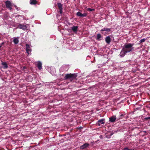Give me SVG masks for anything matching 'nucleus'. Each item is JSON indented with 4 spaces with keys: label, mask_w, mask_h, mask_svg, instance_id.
<instances>
[{
    "label": "nucleus",
    "mask_w": 150,
    "mask_h": 150,
    "mask_svg": "<svg viewBox=\"0 0 150 150\" xmlns=\"http://www.w3.org/2000/svg\"><path fill=\"white\" fill-rule=\"evenodd\" d=\"M78 28V26H73L71 28L72 30L74 32H77Z\"/></svg>",
    "instance_id": "nucleus-12"
},
{
    "label": "nucleus",
    "mask_w": 150,
    "mask_h": 150,
    "mask_svg": "<svg viewBox=\"0 0 150 150\" xmlns=\"http://www.w3.org/2000/svg\"><path fill=\"white\" fill-rule=\"evenodd\" d=\"M116 119L115 116H113L109 118V121L111 122H113L115 121Z\"/></svg>",
    "instance_id": "nucleus-9"
},
{
    "label": "nucleus",
    "mask_w": 150,
    "mask_h": 150,
    "mask_svg": "<svg viewBox=\"0 0 150 150\" xmlns=\"http://www.w3.org/2000/svg\"><path fill=\"white\" fill-rule=\"evenodd\" d=\"M134 45V43H130L125 44L120 53L121 56L123 57L127 52L132 51L133 50L132 47Z\"/></svg>",
    "instance_id": "nucleus-1"
},
{
    "label": "nucleus",
    "mask_w": 150,
    "mask_h": 150,
    "mask_svg": "<svg viewBox=\"0 0 150 150\" xmlns=\"http://www.w3.org/2000/svg\"><path fill=\"white\" fill-rule=\"evenodd\" d=\"M1 64L3 66L4 69H7L8 67L7 64L6 62H2Z\"/></svg>",
    "instance_id": "nucleus-13"
},
{
    "label": "nucleus",
    "mask_w": 150,
    "mask_h": 150,
    "mask_svg": "<svg viewBox=\"0 0 150 150\" xmlns=\"http://www.w3.org/2000/svg\"><path fill=\"white\" fill-rule=\"evenodd\" d=\"M87 14L86 13H84L83 14L82 13L81 17H86L87 16Z\"/></svg>",
    "instance_id": "nucleus-21"
},
{
    "label": "nucleus",
    "mask_w": 150,
    "mask_h": 150,
    "mask_svg": "<svg viewBox=\"0 0 150 150\" xmlns=\"http://www.w3.org/2000/svg\"><path fill=\"white\" fill-rule=\"evenodd\" d=\"M26 67H23V69H26Z\"/></svg>",
    "instance_id": "nucleus-27"
},
{
    "label": "nucleus",
    "mask_w": 150,
    "mask_h": 150,
    "mask_svg": "<svg viewBox=\"0 0 150 150\" xmlns=\"http://www.w3.org/2000/svg\"><path fill=\"white\" fill-rule=\"evenodd\" d=\"M30 3L31 5H36L37 4H39L38 1L37 0H30Z\"/></svg>",
    "instance_id": "nucleus-8"
},
{
    "label": "nucleus",
    "mask_w": 150,
    "mask_h": 150,
    "mask_svg": "<svg viewBox=\"0 0 150 150\" xmlns=\"http://www.w3.org/2000/svg\"><path fill=\"white\" fill-rule=\"evenodd\" d=\"M101 37L102 36L101 35V34L99 33H98L97 35L96 39L98 40H101L100 38H101Z\"/></svg>",
    "instance_id": "nucleus-16"
},
{
    "label": "nucleus",
    "mask_w": 150,
    "mask_h": 150,
    "mask_svg": "<svg viewBox=\"0 0 150 150\" xmlns=\"http://www.w3.org/2000/svg\"><path fill=\"white\" fill-rule=\"evenodd\" d=\"M6 6L8 9H9L10 10L12 9V4L11 1H7L5 2Z\"/></svg>",
    "instance_id": "nucleus-3"
},
{
    "label": "nucleus",
    "mask_w": 150,
    "mask_h": 150,
    "mask_svg": "<svg viewBox=\"0 0 150 150\" xmlns=\"http://www.w3.org/2000/svg\"><path fill=\"white\" fill-rule=\"evenodd\" d=\"M58 9L59 10V12L60 13L62 14L63 12V8L62 4L60 3H57Z\"/></svg>",
    "instance_id": "nucleus-5"
},
{
    "label": "nucleus",
    "mask_w": 150,
    "mask_h": 150,
    "mask_svg": "<svg viewBox=\"0 0 150 150\" xmlns=\"http://www.w3.org/2000/svg\"><path fill=\"white\" fill-rule=\"evenodd\" d=\"M77 76L76 74H65L64 79L65 80L69 79L70 81H72L76 79Z\"/></svg>",
    "instance_id": "nucleus-2"
},
{
    "label": "nucleus",
    "mask_w": 150,
    "mask_h": 150,
    "mask_svg": "<svg viewBox=\"0 0 150 150\" xmlns=\"http://www.w3.org/2000/svg\"><path fill=\"white\" fill-rule=\"evenodd\" d=\"M106 42L108 44L110 43L111 42V38L110 36H108L106 37L105 39Z\"/></svg>",
    "instance_id": "nucleus-10"
},
{
    "label": "nucleus",
    "mask_w": 150,
    "mask_h": 150,
    "mask_svg": "<svg viewBox=\"0 0 150 150\" xmlns=\"http://www.w3.org/2000/svg\"><path fill=\"white\" fill-rule=\"evenodd\" d=\"M13 42L15 44H17L19 42L18 38L14 37L13 39Z\"/></svg>",
    "instance_id": "nucleus-11"
},
{
    "label": "nucleus",
    "mask_w": 150,
    "mask_h": 150,
    "mask_svg": "<svg viewBox=\"0 0 150 150\" xmlns=\"http://www.w3.org/2000/svg\"><path fill=\"white\" fill-rule=\"evenodd\" d=\"M124 116L123 114H122L120 115V117H122Z\"/></svg>",
    "instance_id": "nucleus-26"
},
{
    "label": "nucleus",
    "mask_w": 150,
    "mask_h": 150,
    "mask_svg": "<svg viewBox=\"0 0 150 150\" xmlns=\"http://www.w3.org/2000/svg\"><path fill=\"white\" fill-rule=\"evenodd\" d=\"M89 146V144L87 143H86L80 146L81 149H83L86 148Z\"/></svg>",
    "instance_id": "nucleus-7"
},
{
    "label": "nucleus",
    "mask_w": 150,
    "mask_h": 150,
    "mask_svg": "<svg viewBox=\"0 0 150 150\" xmlns=\"http://www.w3.org/2000/svg\"><path fill=\"white\" fill-rule=\"evenodd\" d=\"M150 119V117H145V118H144V119L145 120H147L148 119Z\"/></svg>",
    "instance_id": "nucleus-25"
},
{
    "label": "nucleus",
    "mask_w": 150,
    "mask_h": 150,
    "mask_svg": "<svg viewBox=\"0 0 150 150\" xmlns=\"http://www.w3.org/2000/svg\"><path fill=\"white\" fill-rule=\"evenodd\" d=\"M37 67L40 70L42 69V64L40 62H39L37 64Z\"/></svg>",
    "instance_id": "nucleus-17"
},
{
    "label": "nucleus",
    "mask_w": 150,
    "mask_h": 150,
    "mask_svg": "<svg viewBox=\"0 0 150 150\" xmlns=\"http://www.w3.org/2000/svg\"><path fill=\"white\" fill-rule=\"evenodd\" d=\"M1 46H2L1 45V46H0V48H1Z\"/></svg>",
    "instance_id": "nucleus-30"
},
{
    "label": "nucleus",
    "mask_w": 150,
    "mask_h": 150,
    "mask_svg": "<svg viewBox=\"0 0 150 150\" xmlns=\"http://www.w3.org/2000/svg\"><path fill=\"white\" fill-rule=\"evenodd\" d=\"M14 6L16 8L17 7V6Z\"/></svg>",
    "instance_id": "nucleus-29"
},
{
    "label": "nucleus",
    "mask_w": 150,
    "mask_h": 150,
    "mask_svg": "<svg viewBox=\"0 0 150 150\" xmlns=\"http://www.w3.org/2000/svg\"><path fill=\"white\" fill-rule=\"evenodd\" d=\"M111 30L110 28H104L101 30V31H106L107 32H110Z\"/></svg>",
    "instance_id": "nucleus-15"
},
{
    "label": "nucleus",
    "mask_w": 150,
    "mask_h": 150,
    "mask_svg": "<svg viewBox=\"0 0 150 150\" xmlns=\"http://www.w3.org/2000/svg\"><path fill=\"white\" fill-rule=\"evenodd\" d=\"M18 27L20 29H25L26 28V26L25 25H22L21 24H20L18 25Z\"/></svg>",
    "instance_id": "nucleus-14"
},
{
    "label": "nucleus",
    "mask_w": 150,
    "mask_h": 150,
    "mask_svg": "<svg viewBox=\"0 0 150 150\" xmlns=\"http://www.w3.org/2000/svg\"><path fill=\"white\" fill-rule=\"evenodd\" d=\"M145 40H146V39L144 38L141 39L139 41L140 43H141L144 42L145 41Z\"/></svg>",
    "instance_id": "nucleus-20"
},
{
    "label": "nucleus",
    "mask_w": 150,
    "mask_h": 150,
    "mask_svg": "<svg viewBox=\"0 0 150 150\" xmlns=\"http://www.w3.org/2000/svg\"><path fill=\"white\" fill-rule=\"evenodd\" d=\"M141 133H143V135H144L145 134H146V131H142L141 132Z\"/></svg>",
    "instance_id": "nucleus-23"
},
{
    "label": "nucleus",
    "mask_w": 150,
    "mask_h": 150,
    "mask_svg": "<svg viewBox=\"0 0 150 150\" xmlns=\"http://www.w3.org/2000/svg\"><path fill=\"white\" fill-rule=\"evenodd\" d=\"M105 123L104 120L103 119H101L98 121L97 124L98 126H100L101 124H103Z\"/></svg>",
    "instance_id": "nucleus-6"
},
{
    "label": "nucleus",
    "mask_w": 150,
    "mask_h": 150,
    "mask_svg": "<svg viewBox=\"0 0 150 150\" xmlns=\"http://www.w3.org/2000/svg\"><path fill=\"white\" fill-rule=\"evenodd\" d=\"M25 50L26 51V52L28 54H29L31 52V48L30 45L28 44H26L25 45Z\"/></svg>",
    "instance_id": "nucleus-4"
},
{
    "label": "nucleus",
    "mask_w": 150,
    "mask_h": 150,
    "mask_svg": "<svg viewBox=\"0 0 150 150\" xmlns=\"http://www.w3.org/2000/svg\"><path fill=\"white\" fill-rule=\"evenodd\" d=\"M82 13L79 12H78L76 13V15L82 17Z\"/></svg>",
    "instance_id": "nucleus-18"
},
{
    "label": "nucleus",
    "mask_w": 150,
    "mask_h": 150,
    "mask_svg": "<svg viewBox=\"0 0 150 150\" xmlns=\"http://www.w3.org/2000/svg\"><path fill=\"white\" fill-rule=\"evenodd\" d=\"M141 133H143V135H144L145 134H146V131H142L141 132Z\"/></svg>",
    "instance_id": "nucleus-22"
},
{
    "label": "nucleus",
    "mask_w": 150,
    "mask_h": 150,
    "mask_svg": "<svg viewBox=\"0 0 150 150\" xmlns=\"http://www.w3.org/2000/svg\"><path fill=\"white\" fill-rule=\"evenodd\" d=\"M123 150H133L132 149H129L127 147H125V148H124Z\"/></svg>",
    "instance_id": "nucleus-24"
},
{
    "label": "nucleus",
    "mask_w": 150,
    "mask_h": 150,
    "mask_svg": "<svg viewBox=\"0 0 150 150\" xmlns=\"http://www.w3.org/2000/svg\"><path fill=\"white\" fill-rule=\"evenodd\" d=\"M4 42H2V43H1V45H4Z\"/></svg>",
    "instance_id": "nucleus-28"
},
{
    "label": "nucleus",
    "mask_w": 150,
    "mask_h": 150,
    "mask_svg": "<svg viewBox=\"0 0 150 150\" xmlns=\"http://www.w3.org/2000/svg\"><path fill=\"white\" fill-rule=\"evenodd\" d=\"M87 11H95V9H92V8H88L87 9Z\"/></svg>",
    "instance_id": "nucleus-19"
}]
</instances>
